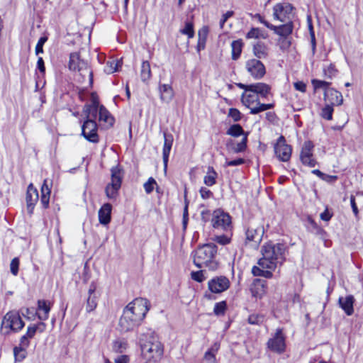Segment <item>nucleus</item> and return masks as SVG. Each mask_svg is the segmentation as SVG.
Masks as SVG:
<instances>
[{
	"instance_id": "1",
	"label": "nucleus",
	"mask_w": 363,
	"mask_h": 363,
	"mask_svg": "<svg viewBox=\"0 0 363 363\" xmlns=\"http://www.w3.org/2000/svg\"><path fill=\"white\" fill-rule=\"evenodd\" d=\"M149 311L148 301L145 298H138L129 303L123 310L119 320L121 331L128 332L140 324Z\"/></svg>"
},
{
	"instance_id": "2",
	"label": "nucleus",
	"mask_w": 363,
	"mask_h": 363,
	"mask_svg": "<svg viewBox=\"0 0 363 363\" xmlns=\"http://www.w3.org/2000/svg\"><path fill=\"white\" fill-rule=\"evenodd\" d=\"M139 342L142 357L145 361L156 363L161 360L164 354V347L154 332L149 330L140 334Z\"/></svg>"
},
{
	"instance_id": "3",
	"label": "nucleus",
	"mask_w": 363,
	"mask_h": 363,
	"mask_svg": "<svg viewBox=\"0 0 363 363\" xmlns=\"http://www.w3.org/2000/svg\"><path fill=\"white\" fill-rule=\"evenodd\" d=\"M285 248L282 244L267 243L262 247V257L258 260V265L263 269L274 270L285 260Z\"/></svg>"
},
{
	"instance_id": "4",
	"label": "nucleus",
	"mask_w": 363,
	"mask_h": 363,
	"mask_svg": "<svg viewBox=\"0 0 363 363\" xmlns=\"http://www.w3.org/2000/svg\"><path fill=\"white\" fill-rule=\"evenodd\" d=\"M217 251V246L213 242L199 246L194 252V264L199 268L207 267L211 270L216 269L218 267L216 259Z\"/></svg>"
},
{
	"instance_id": "5",
	"label": "nucleus",
	"mask_w": 363,
	"mask_h": 363,
	"mask_svg": "<svg viewBox=\"0 0 363 363\" xmlns=\"http://www.w3.org/2000/svg\"><path fill=\"white\" fill-rule=\"evenodd\" d=\"M265 230L262 219L250 220L245 230V242H252L255 247H257L262 240Z\"/></svg>"
},
{
	"instance_id": "6",
	"label": "nucleus",
	"mask_w": 363,
	"mask_h": 363,
	"mask_svg": "<svg viewBox=\"0 0 363 363\" xmlns=\"http://www.w3.org/2000/svg\"><path fill=\"white\" fill-rule=\"evenodd\" d=\"M241 101L242 104L250 110V114H257L274 107L273 104H261L259 101V96L251 91H244L241 96Z\"/></svg>"
},
{
	"instance_id": "7",
	"label": "nucleus",
	"mask_w": 363,
	"mask_h": 363,
	"mask_svg": "<svg viewBox=\"0 0 363 363\" xmlns=\"http://www.w3.org/2000/svg\"><path fill=\"white\" fill-rule=\"evenodd\" d=\"M24 327V322L16 311L6 313L1 322V332L4 335H9L11 332L18 333Z\"/></svg>"
},
{
	"instance_id": "8",
	"label": "nucleus",
	"mask_w": 363,
	"mask_h": 363,
	"mask_svg": "<svg viewBox=\"0 0 363 363\" xmlns=\"http://www.w3.org/2000/svg\"><path fill=\"white\" fill-rule=\"evenodd\" d=\"M123 177V169L119 166L111 169V182L105 188V193L109 199H116L118 196Z\"/></svg>"
},
{
	"instance_id": "9",
	"label": "nucleus",
	"mask_w": 363,
	"mask_h": 363,
	"mask_svg": "<svg viewBox=\"0 0 363 363\" xmlns=\"http://www.w3.org/2000/svg\"><path fill=\"white\" fill-rule=\"evenodd\" d=\"M211 224L213 228L218 230L228 232L232 229L230 216L220 209H217L213 211Z\"/></svg>"
},
{
	"instance_id": "10",
	"label": "nucleus",
	"mask_w": 363,
	"mask_h": 363,
	"mask_svg": "<svg viewBox=\"0 0 363 363\" xmlns=\"http://www.w3.org/2000/svg\"><path fill=\"white\" fill-rule=\"evenodd\" d=\"M293 6L287 2L278 3L273 7V18L275 21L284 23L294 18Z\"/></svg>"
},
{
	"instance_id": "11",
	"label": "nucleus",
	"mask_w": 363,
	"mask_h": 363,
	"mask_svg": "<svg viewBox=\"0 0 363 363\" xmlns=\"http://www.w3.org/2000/svg\"><path fill=\"white\" fill-rule=\"evenodd\" d=\"M314 145L311 140L305 141L302 145L300 152V160L303 165L309 167H314L316 165V160L313 156Z\"/></svg>"
},
{
	"instance_id": "12",
	"label": "nucleus",
	"mask_w": 363,
	"mask_h": 363,
	"mask_svg": "<svg viewBox=\"0 0 363 363\" xmlns=\"http://www.w3.org/2000/svg\"><path fill=\"white\" fill-rule=\"evenodd\" d=\"M98 128L95 121L92 118L86 119L82 126V135L89 142L97 143L99 140Z\"/></svg>"
},
{
	"instance_id": "13",
	"label": "nucleus",
	"mask_w": 363,
	"mask_h": 363,
	"mask_svg": "<svg viewBox=\"0 0 363 363\" xmlns=\"http://www.w3.org/2000/svg\"><path fill=\"white\" fill-rule=\"evenodd\" d=\"M245 68L247 72L255 79H262L266 74L264 64L258 59L252 58L247 60Z\"/></svg>"
},
{
	"instance_id": "14",
	"label": "nucleus",
	"mask_w": 363,
	"mask_h": 363,
	"mask_svg": "<svg viewBox=\"0 0 363 363\" xmlns=\"http://www.w3.org/2000/svg\"><path fill=\"white\" fill-rule=\"evenodd\" d=\"M267 347L272 352L279 354L284 352L286 348L285 337L281 329H277L274 335L268 340Z\"/></svg>"
},
{
	"instance_id": "15",
	"label": "nucleus",
	"mask_w": 363,
	"mask_h": 363,
	"mask_svg": "<svg viewBox=\"0 0 363 363\" xmlns=\"http://www.w3.org/2000/svg\"><path fill=\"white\" fill-rule=\"evenodd\" d=\"M97 284L95 281L90 283L88 289V296L85 302V310L87 313L93 312L98 306L100 293L97 291Z\"/></svg>"
},
{
	"instance_id": "16",
	"label": "nucleus",
	"mask_w": 363,
	"mask_h": 363,
	"mask_svg": "<svg viewBox=\"0 0 363 363\" xmlns=\"http://www.w3.org/2000/svg\"><path fill=\"white\" fill-rule=\"evenodd\" d=\"M230 281L228 278L224 276L213 277L208 282L209 291L213 294H220L230 287Z\"/></svg>"
},
{
	"instance_id": "17",
	"label": "nucleus",
	"mask_w": 363,
	"mask_h": 363,
	"mask_svg": "<svg viewBox=\"0 0 363 363\" xmlns=\"http://www.w3.org/2000/svg\"><path fill=\"white\" fill-rule=\"evenodd\" d=\"M274 152L277 157L282 162H287L289 160L291 155V147L290 145L286 144V140L284 136L281 135L274 145Z\"/></svg>"
},
{
	"instance_id": "18",
	"label": "nucleus",
	"mask_w": 363,
	"mask_h": 363,
	"mask_svg": "<svg viewBox=\"0 0 363 363\" xmlns=\"http://www.w3.org/2000/svg\"><path fill=\"white\" fill-rule=\"evenodd\" d=\"M39 199L38 190L33 186V184H30L26 192V203L27 209L30 214L33 213L35 205Z\"/></svg>"
},
{
	"instance_id": "19",
	"label": "nucleus",
	"mask_w": 363,
	"mask_h": 363,
	"mask_svg": "<svg viewBox=\"0 0 363 363\" xmlns=\"http://www.w3.org/2000/svg\"><path fill=\"white\" fill-rule=\"evenodd\" d=\"M77 65V70L79 72V74L82 77V81L84 82L87 79L89 86H91L93 84V72L88 66V63L80 59Z\"/></svg>"
},
{
	"instance_id": "20",
	"label": "nucleus",
	"mask_w": 363,
	"mask_h": 363,
	"mask_svg": "<svg viewBox=\"0 0 363 363\" xmlns=\"http://www.w3.org/2000/svg\"><path fill=\"white\" fill-rule=\"evenodd\" d=\"M164 136V146L162 150V158L164 169L167 167V163L169 160V153L173 144V135L168 134L166 132L163 133Z\"/></svg>"
},
{
	"instance_id": "21",
	"label": "nucleus",
	"mask_w": 363,
	"mask_h": 363,
	"mask_svg": "<svg viewBox=\"0 0 363 363\" xmlns=\"http://www.w3.org/2000/svg\"><path fill=\"white\" fill-rule=\"evenodd\" d=\"M355 299L352 295H347L345 297L341 296L338 299L340 307L347 315H351L354 313V303Z\"/></svg>"
},
{
	"instance_id": "22",
	"label": "nucleus",
	"mask_w": 363,
	"mask_h": 363,
	"mask_svg": "<svg viewBox=\"0 0 363 363\" xmlns=\"http://www.w3.org/2000/svg\"><path fill=\"white\" fill-rule=\"evenodd\" d=\"M247 136L248 133H246L240 142H235V140L230 139L226 144L228 150L233 153L244 152L247 147Z\"/></svg>"
},
{
	"instance_id": "23",
	"label": "nucleus",
	"mask_w": 363,
	"mask_h": 363,
	"mask_svg": "<svg viewBox=\"0 0 363 363\" xmlns=\"http://www.w3.org/2000/svg\"><path fill=\"white\" fill-rule=\"evenodd\" d=\"M269 29L273 30L275 34L286 38L292 33L294 24L292 21H289L279 26H269Z\"/></svg>"
},
{
	"instance_id": "24",
	"label": "nucleus",
	"mask_w": 363,
	"mask_h": 363,
	"mask_svg": "<svg viewBox=\"0 0 363 363\" xmlns=\"http://www.w3.org/2000/svg\"><path fill=\"white\" fill-rule=\"evenodd\" d=\"M324 96L330 105L340 106L343 102V97L340 92L334 89H329L325 91Z\"/></svg>"
},
{
	"instance_id": "25",
	"label": "nucleus",
	"mask_w": 363,
	"mask_h": 363,
	"mask_svg": "<svg viewBox=\"0 0 363 363\" xmlns=\"http://www.w3.org/2000/svg\"><path fill=\"white\" fill-rule=\"evenodd\" d=\"M39 326H43V328H45V324L43 322H40L37 325L33 324V325H29L27 328V331H26V334L23 335L20 339L21 345L29 346L30 340L32 339L35 336L37 330H38Z\"/></svg>"
},
{
	"instance_id": "26",
	"label": "nucleus",
	"mask_w": 363,
	"mask_h": 363,
	"mask_svg": "<svg viewBox=\"0 0 363 363\" xmlns=\"http://www.w3.org/2000/svg\"><path fill=\"white\" fill-rule=\"evenodd\" d=\"M266 281L260 279H255L250 286L252 296L261 298L265 294Z\"/></svg>"
},
{
	"instance_id": "27",
	"label": "nucleus",
	"mask_w": 363,
	"mask_h": 363,
	"mask_svg": "<svg viewBox=\"0 0 363 363\" xmlns=\"http://www.w3.org/2000/svg\"><path fill=\"white\" fill-rule=\"evenodd\" d=\"M51 309V303L46 300L38 301V318L41 320H46L49 317Z\"/></svg>"
},
{
	"instance_id": "28",
	"label": "nucleus",
	"mask_w": 363,
	"mask_h": 363,
	"mask_svg": "<svg viewBox=\"0 0 363 363\" xmlns=\"http://www.w3.org/2000/svg\"><path fill=\"white\" fill-rule=\"evenodd\" d=\"M112 206L108 203H104L99 211V220L102 225H108L111 218Z\"/></svg>"
},
{
	"instance_id": "29",
	"label": "nucleus",
	"mask_w": 363,
	"mask_h": 363,
	"mask_svg": "<svg viewBox=\"0 0 363 363\" xmlns=\"http://www.w3.org/2000/svg\"><path fill=\"white\" fill-rule=\"evenodd\" d=\"M250 91H253L257 96L266 98L270 92L271 87L264 83H255L250 84Z\"/></svg>"
},
{
	"instance_id": "30",
	"label": "nucleus",
	"mask_w": 363,
	"mask_h": 363,
	"mask_svg": "<svg viewBox=\"0 0 363 363\" xmlns=\"http://www.w3.org/2000/svg\"><path fill=\"white\" fill-rule=\"evenodd\" d=\"M160 99L165 103H169L174 97V91L169 84H160L159 86Z\"/></svg>"
},
{
	"instance_id": "31",
	"label": "nucleus",
	"mask_w": 363,
	"mask_h": 363,
	"mask_svg": "<svg viewBox=\"0 0 363 363\" xmlns=\"http://www.w3.org/2000/svg\"><path fill=\"white\" fill-rule=\"evenodd\" d=\"M253 54L259 59H265L268 57L269 49L267 45L263 42H257L253 45Z\"/></svg>"
},
{
	"instance_id": "32",
	"label": "nucleus",
	"mask_w": 363,
	"mask_h": 363,
	"mask_svg": "<svg viewBox=\"0 0 363 363\" xmlns=\"http://www.w3.org/2000/svg\"><path fill=\"white\" fill-rule=\"evenodd\" d=\"M51 192V186L48 184V179H45L41 186V199L40 201L43 206L47 208L49 206L50 196Z\"/></svg>"
},
{
	"instance_id": "33",
	"label": "nucleus",
	"mask_w": 363,
	"mask_h": 363,
	"mask_svg": "<svg viewBox=\"0 0 363 363\" xmlns=\"http://www.w3.org/2000/svg\"><path fill=\"white\" fill-rule=\"evenodd\" d=\"M128 348V343L125 339H117L113 342L112 350L114 352L122 354Z\"/></svg>"
},
{
	"instance_id": "34",
	"label": "nucleus",
	"mask_w": 363,
	"mask_h": 363,
	"mask_svg": "<svg viewBox=\"0 0 363 363\" xmlns=\"http://www.w3.org/2000/svg\"><path fill=\"white\" fill-rule=\"evenodd\" d=\"M208 33V29L207 27H203L201 29L199 30L198 33V43H197V50L198 52L203 50L205 48L206 38Z\"/></svg>"
},
{
	"instance_id": "35",
	"label": "nucleus",
	"mask_w": 363,
	"mask_h": 363,
	"mask_svg": "<svg viewBox=\"0 0 363 363\" xmlns=\"http://www.w3.org/2000/svg\"><path fill=\"white\" fill-rule=\"evenodd\" d=\"M243 43L242 40H233L231 43L232 59L237 60L242 53Z\"/></svg>"
},
{
	"instance_id": "36",
	"label": "nucleus",
	"mask_w": 363,
	"mask_h": 363,
	"mask_svg": "<svg viewBox=\"0 0 363 363\" xmlns=\"http://www.w3.org/2000/svg\"><path fill=\"white\" fill-rule=\"evenodd\" d=\"M217 172L214 170L213 167H208L207 169V174L203 178V182L206 185L211 186L216 182Z\"/></svg>"
},
{
	"instance_id": "37",
	"label": "nucleus",
	"mask_w": 363,
	"mask_h": 363,
	"mask_svg": "<svg viewBox=\"0 0 363 363\" xmlns=\"http://www.w3.org/2000/svg\"><path fill=\"white\" fill-rule=\"evenodd\" d=\"M140 77L143 82H147L151 77L150 65L148 61H143L141 65Z\"/></svg>"
},
{
	"instance_id": "38",
	"label": "nucleus",
	"mask_w": 363,
	"mask_h": 363,
	"mask_svg": "<svg viewBox=\"0 0 363 363\" xmlns=\"http://www.w3.org/2000/svg\"><path fill=\"white\" fill-rule=\"evenodd\" d=\"M179 33L182 35H186L188 40L194 38V29L193 22L189 21H185L184 27L179 29Z\"/></svg>"
},
{
	"instance_id": "39",
	"label": "nucleus",
	"mask_w": 363,
	"mask_h": 363,
	"mask_svg": "<svg viewBox=\"0 0 363 363\" xmlns=\"http://www.w3.org/2000/svg\"><path fill=\"white\" fill-rule=\"evenodd\" d=\"M246 133H247L244 131L240 124L232 125L226 131V134L232 137H239L241 135L244 137Z\"/></svg>"
},
{
	"instance_id": "40",
	"label": "nucleus",
	"mask_w": 363,
	"mask_h": 363,
	"mask_svg": "<svg viewBox=\"0 0 363 363\" xmlns=\"http://www.w3.org/2000/svg\"><path fill=\"white\" fill-rule=\"evenodd\" d=\"M272 271V270L270 269H263L260 266H254L252 269V273L254 276L264 277L267 279H270L273 277Z\"/></svg>"
},
{
	"instance_id": "41",
	"label": "nucleus",
	"mask_w": 363,
	"mask_h": 363,
	"mask_svg": "<svg viewBox=\"0 0 363 363\" xmlns=\"http://www.w3.org/2000/svg\"><path fill=\"white\" fill-rule=\"evenodd\" d=\"M28 347V346L21 345L20 342L19 346L15 347L13 348V355L16 361L21 362L26 358L27 355L26 349Z\"/></svg>"
},
{
	"instance_id": "42",
	"label": "nucleus",
	"mask_w": 363,
	"mask_h": 363,
	"mask_svg": "<svg viewBox=\"0 0 363 363\" xmlns=\"http://www.w3.org/2000/svg\"><path fill=\"white\" fill-rule=\"evenodd\" d=\"M99 107H95L94 106H85L84 108V113L86 116V119L92 118L95 121L99 114Z\"/></svg>"
},
{
	"instance_id": "43",
	"label": "nucleus",
	"mask_w": 363,
	"mask_h": 363,
	"mask_svg": "<svg viewBox=\"0 0 363 363\" xmlns=\"http://www.w3.org/2000/svg\"><path fill=\"white\" fill-rule=\"evenodd\" d=\"M99 120L110 124H111L113 121V118L111 117L109 112L102 105L100 106L99 109Z\"/></svg>"
},
{
	"instance_id": "44",
	"label": "nucleus",
	"mask_w": 363,
	"mask_h": 363,
	"mask_svg": "<svg viewBox=\"0 0 363 363\" xmlns=\"http://www.w3.org/2000/svg\"><path fill=\"white\" fill-rule=\"evenodd\" d=\"M247 321L251 325H259L264 321V315L262 314L253 313L249 315Z\"/></svg>"
},
{
	"instance_id": "45",
	"label": "nucleus",
	"mask_w": 363,
	"mask_h": 363,
	"mask_svg": "<svg viewBox=\"0 0 363 363\" xmlns=\"http://www.w3.org/2000/svg\"><path fill=\"white\" fill-rule=\"evenodd\" d=\"M323 73L326 78L333 79L337 73V69L333 64H330L328 67L323 68Z\"/></svg>"
},
{
	"instance_id": "46",
	"label": "nucleus",
	"mask_w": 363,
	"mask_h": 363,
	"mask_svg": "<svg viewBox=\"0 0 363 363\" xmlns=\"http://www.w3.org/2000/svg\"><path fill=\"white\" fill-rule=\"evenodd\" d=\"M80 57L77 52L71 53L69 55V68L71 70H77V64L79 62Z\"/></svg>"
},
{
	"instance_id": "47",
	"label": "nucleus",
	"mask_w": 363,
	"mask_h": 363,
	"mask_svg": "<svg viewBox=\"0 0 363 363\" xmlns=\"http://www.w3.org/2000/svg\"><path fill=\"white\" fill-rule=\"evenodd\" d=\"M333 106L330 104L325 105L321 110V116L326 120H332L333 113Z\"/></svg>"
},
{
	"instance_id": "48",
	"label": "nucleus",
	"mask_w": 363,
	"mask_h": 363,
	"mask_svg": "<svg viewBox=\"0 0 363 363\" xmlns=\"http://www.w3.org/2000/svg\"><path fill=\"white\" fill-rule=\"evenodd\" d=\"M311 83L314 87V89H323L325 91L329 89V86L330 85V82L319 80V79H312Z\"/></svg>"
},
{
	"instance_id": "49",
	"label": "nucleus",
	"mask_w": 363,
	"mask_h": 363,
	"mask_svg": "<svg viewBox=\"0 0 363 363\" xmlns=\"http://www.w3.org/2000/svg\"><path fill=\"white\" fill-rule=\"evenodd\" d=\"M206 272L204 270H199L197 272H191V278L197 282H203L206 280V277L205 275Z\"/></svg>"
},
{
	"instance_id": "50",
	"label": "nucleus",
	"mask_w": 363,
	"mask_h": 363,
	"mask_svg": "<svg viewBox=\"0 0 363 363\" xmlns=\"http://www.w3.org/2000/svg\"><path fill=\"white\" fill-rule=\"evenodd\" d=\"M155 185H157L155 179L150 177L143 185L145 192L148 194H150L153 191Z\"/></svg>"
},
{
	"instance_id": "51",
	"label": "nucleus",
	"mask_w": 363,
	"mask_h": 363,
	"mask_svg": "<svg viewBox=\"0 0 363 363\" xmlns=\"http://www.w3.org/2000/svg\"><path fill=\"white\" fill-rule=\"evenodd\" d=\"M20 261L18 257L13 258L10 263V270L13 275L16 276L18 273Z\"/></svg>"
},
{
	"instance_id": "52",
	"label": "nucleus",
	"mask_w": 363,
	"mask_h": 363,
	"mask_svg": "<svg viewBox=\"0 0 363 363\" xmlns=\"http://www.w3.org/2000/svg\"><path fill=\"white\" fill-rule=\"evenodd\" d=\"M226 309V303L225 301L216 303L214 306L213 312L216 315L223 314Z\"/></svg>"
},
{
	"instance_id": "53",
	"label": "nucleus",
	"mask_w": 363,
	"mask_h": 363,
	"mask_svg": "<svg viewBox=\"0 0 363 363\" xmlns=\"http://www.w3.org/2000/svg\"><path fill=\"white\" fill-rule=\"evenodd\" d=\"M228 116L231 117L235 122H238L241 119V113L238 109L231 108L229 109Z\"/></svg>"
},
{
	"instance_id": "54",
	"label": "nucleus",
	"mask_w": 363,
	"mask_h": 363,
	"mask_svg": "<svg viewBox=\"0 0 363 363\" xmlns=\"http://www.w3.org/2000/svg\"><path fill=\"white\" fill-rule=\"evenodd\" d=\"M47 40H48V37H46V36H43L38 40V43L35 46V54L36 55H39L40 53L43 52V45L47 42Z\"/></svg>"
},
{
	"instance_id": "55",
	"label": "nucleus",
	"mask_w": 363,
	"mask_h": 363,
	"mask_svg": "<svg viewBox=\"0 0 363 363\" xmlns=\"http://www.w3.org/2000/svg\"><path fill=\"white\" fill-rule=\"evenodd\" d=\"M260 30L258 28H252L251 30L246 34V38L247 39L255 38L257 39L259 37Z\"/></svg>"
},
{
	"instance_id": "56",
	"label": "nucleus",
	"mask_w": 363,
	"mask_h": 363,
	"mask_svg": "<svg viewBox=\"0 0 363 363\" xmlns=\"http://www.w3.org/2000/svg\"><path fill=\"white\" fill-rule=\"evenodd\" d=\"M213 240L222 245H225L230 242V239L226 235H218L213 238Z\"/></svg>"
},
{
	"instance_id": "57",
	"label": "nucleus",
	"mask_w": 363,
	"mask_h": 363,
	"mask_svg": "<svg viewBox=\"0 0 363 363\" xmlns=\"http://www.w3.org/2000/svg\"><path fill=\"white\" fill-rule=\"evenodd\" d=\"M118 62L114 61L108 62L106 64V72L107 73H113L117 71Z\"/></svg>"
},
{
	"instance_id": "58",
	"label": "nucleus",
	"mask_w": 363,
	"mask_h": 363,
	"mask_svg": "<svg viewBox=\"0 0 363 363\" xmlns=\"http://www.w3.org/2000/svg\"><path fill=\"white\" fill-rule=\"evenodd\" d=\"M233 14H234V12L233 11H228L223 15L222 18L220 21V27L221 28H223V26H224L225 23L227 21V20L229 18H230L231 16H233Z\"/></svg>"
},
{
	"instance_id": "59",
	"label": "nucleus",
	"mask_w": 363,
	"mask_h": 363,
	"mask_svg": "<svg viewBox=\"0 0 363 363\" xmlns=\"http://www.w3.org/2000/svg\"><path fill=\"white\" fill-rule=\"evenodd\" d=\"M200 194H201V196L203 199H207L213 196V193L209 189H208L206 187H201V189H200Z\"/></svg>"
},
{
	"instance_id": "60",
	"label": "nucleus",
	"mask_w": 363,
	"mask_h": 363,
	"mask_svg": "<svg viewBox=\"0 0 363 363\" xmlns=\"http://www.w3.org/2000/svg\"><path fill=\"white\" fill-rule=\"evenodd\" d=\"M245 160L242 158L226 161L225 166H238L244 164Z\"/></svg>"
},
{
	"instance_id": "61",
	"label": "nucleus",
	"mask_w": 363,
	"mask_h": 363,
	"mask_svg": "<svg viewBox=\"0 0 363 363\" xmlns=\"http://www.w3.org/2000/svg\"><path fill=\"white\" fill-rule=\"evenodd\" d=\"M130 361V357L128 355L122 354L118 356L114 359V363H128Z\"/></svg>"
},
{
	"instance_id": "62",
	"label": "nucleus",
	"mask_w": 363,
	"mask_h": 363,
	"mask_svg": "<svg viewBox=\"0 0 363 363\" xmlns=\"http://www.w3.org/2000/svg\"><path fill=\"white\" fill-rule=\"evenodd\" d=\"M294 86L296 90L300 91L303 93L306 92V85L303 82H296L294 83Z\"/></svg>"
},
{
	"instance_id": "63",
	"label": "nucleus",
	"mask_w": 363,
	"mask_h": 363,
	"mask_svg": "<svg viewBox=\"0 0 363 363\" xmlns=\"http://www.w3.org/2000/svg\"><path fill=\"white\" fill-rule=\"evenodd\" d=\"M204 359L210 363H216V355L206 351L204 354Z\"/></svg>"
},
{
	"instance_id": "64",
	"label": "nucleus",
	"mask_w": 363,
	"mask_h": 363,
	"mask_svg": "<svg viewBox=\"0 0 363 363\" xmlns=\"http://www.w3.org/2000/svg\"><path fill=\"white\" fill-rule=\"evenodd\" d=\"M350 204H351L352 211H353L354 216L356 217H357L359 211H358V208H357V204L355 202V197L352 195L350 196Z\"/></svg>"
}]
</instances>
